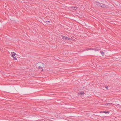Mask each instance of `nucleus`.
I'll list each match as a JSON object with an SVG mask.
<instances>
[{
    "mask_svg": "<svg viewBox=\"0 0 121 121\" xmlns=\"http://www.w3.org/2000/svg\"><path fill=\"white\" fill-rule=\"evenodd\" d=\"M91 49H91H91H90V50H91ZM92 49V50H93V49Z\"/></svg>",
    "mask_w": 121,
    "mask_h": 121,
    "instance_id": "nucleus-15",
    "label": "nucleus"
},
{
    "mask_svg": "<svg viewBox=\"0 0 121 121\" xmlns=\"http://www.w3.org/2000/svg\"><path fill=\"white\" fill-rule=\"evenodd\" d=\"M100 7L102 8H104L105 7V5L104 4H103L102 5L100 4Z\"/></svg>",
    "mask_w": 121,
    "mask_h": 121,
    "instance_id": "nucleus-5",
    "label": "nucleus"
},
{
    "mask_svg": "<svg viewBox=\"0 0 121 121\" xmlns=\"http://www.w3.org/2000/svg\"><path fill=\"white\" fill-rule=\"evenodd\" d=\"M12 54V56L13 57L15 56L16 54L14 52H12L11 53Z\"/></svg>",
    "mask_w": 121,
    "mask_h": 121,
    "instance_id": "nucleus-3",
    "label": "nucleus"
},
{
    "mask_svg": "<svg viewBox=\"0 0 121 121\" xmlns=\"http://www.w3.org/2000/svg\"><path fill=\"white\" fill-rule=\"evenodd\" d=\"M105 88L106 89H108V86H105Z\"/></svg>",
    "mask_w": 121,
    "mask_h": 121,
    "instance_id": "nucleus-12",
    "label": "nucleus"
},
{
    "mask_svg": "<svg viewBox=\"0 0 121 121\" xmlns=\"http://www.w3.org/2000/svg\"><path fill=\"white\" fill-rule=\"evenodd\" d=\"M43 66V64L41 63H38L37 65V67L39 69L42 68V71L43 70V69L42 68V67Z\"/></svg>",
    "mask_w": 121,
    "mask_h": 121,
    "instance_id": "nucleus-1",
    "label": "nucleus"
},
{
    "mask_svg": "<svg viewBox=\"0 0 121 121\" xmlns=\"http://www.w3.org/2000/svg\"><path fill=\"white\" fill-rule=\"evenodd\" d=\"M62 39H67V37H65L64 36L62 35Z\"/></svg>",
    "mask_w": 121,
    "mask_h": 121,
    "instance_id": "nucleus-2",
    "label": "nucleus"
},
{
    "mask_svg": "<svg viewBox=\"0 0 121 121\" xmlns=\"http://www.w3.org/2000/svg\"><path fill=\"white\" fill-rule=\"evenodd\" d=\"M95 4L96 5H100V3L99 2L97 1H96Z\"/></svg>",
    "mask_w": 121,
    "mask_h": 121,
    "instance_id": "nucleus-6",
    "label": "nucleus"
},
{
    "mask_svg": "<svg viewBox=\"0 0 121 121\" xmlns=\"http://www.w3.org/2000/svg\"><path fill=\"white\" fill-rule=\"evenodd\" d=\"M12 57H13L14 60H17V58L16 57L14 56H13Z\"/></svg>",
    "mask_w": 121,
    "mask_h": 121,
    "instance_id": "nucleus-10",
    "label": "nucleus"
},
{
    "mask_svg": "<svg viewBox=\"0 0 121 121\" xmlns=\"http://www.w3.org/2000/svg\"><path fill=\"white\" fill-rule=\"evenodd\" d=\"M112 104V103H108L105 104L104 105H109L110 104Z\"/></svg>",
    "mask_w": 121,
    "mask_h": 121,
    "instance_id": "nucleus-8",
    "label": "nucleus"
},
{
    "mask_svg": "<svg viewBox=\"0 0 121 121\" xmlns=\"http://www.w3.org/2000/svg\"><path fill=\"white\" fill-rule=\"evenodd\" d=\"M67 39H68L69 40L70 39L67 37Z\"/></svg>",
    "mask_w": 121,
    "mask_h": 121,
    "instance_id": "nucleus-13",
    "label": "nucleus"
},
{
    "mask_svg": "<svg viewBox=\"0 0 121 121\" xmlns=\"http://www.w3.org/2000/svg\"><path fill=\"white\" fill-rule=\"evenodd\" d=\"M100 53L102 55V56H103L104 55V52H103V51H100Z\"/></svg>",
    "mask_w": 121,
    "mask_h": 121,
    "instance_id": "nucleus-9",
    "label": "nucleus"
},
{
    "mask_svg": "<svg viewBox=\"0 0 121 121\" xmlns=\"http://www.w3.org/2000/svg\"><path fill=\"white\" fill-rule=\"evenodd\" d=\"M46 22H50V21H46Z\"/></svg>",
    "mask_w": 121,
    "mask_h": 121,
    "instance_id": "nucleus-14",
    "label": "nucleus"
},
{
    "mask_svg": "<svg viewBox=\"0 0 121 121\" xmlns=\"http://www.w3.org/2000/svg\"><path fill=\"white\" fill-rule=\"evenodd\" d=\"M104 113H109V112H108L104 111Z\"/></svg>",
    "mask_w": 121,
    "mask_h": 121,
    "instance_id": "nucleus-11",
    "label": "nucleus"
},
{
    "mask_svg": "<svg viewBox=\"0 0 121 121\" xmlns=\"http://www.w3.org/2000/svg\"><path fill=\"white\" fill-rule=\"evenodd\" d=\"M78 94H80L81 95H83L84 94V92L83 91H81L80 92L78 93Z\"/></svg>",
    "mask_w": 121,
    "mask_h": 121,
    "instance_id": "nucleus-4",
    "label": "nucleus"
},
{
    "mask_svg": "<svg viewBox=\"0 0 121 121\" xmlns=\"http://www.w3.org/2000/svg\"><path fill=\"white\" fill-rule=\"evenodd\" d=\"M72 9L73 10H76L77 8V7H72Z\"/></svg>",
    "mask_w": 121,
    "mask_h": 121,
    "instance_id": "nucleus-7",
    "label": "nucleus"
}]
</instances>
